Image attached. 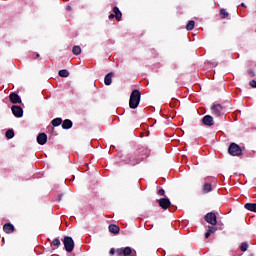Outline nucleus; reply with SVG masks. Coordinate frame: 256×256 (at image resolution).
I'll use <instances>...</instances> for the list:
<instances>
[{"instance_id": "obj_1", "label": "nucleus", "mask_w": 256, "mask_h": 256, "mask_svg": "<svg viewBox=\"0 0 256 256\" xmlns=\"http://www.w3.org/2000/svg\"><path fill=\"white\" fill-rule=\"evenodd\" d=\"M137 256V252L135 250H132L131 247H124V248H117L115 250V248H111L109 251V255L113 256Z\"/></svg>"}, {"instance_id": "obj_2", "label": "nucleus", "mask_w": 256, "mask_h": 256, "mask_svg": "<svg viewBox=\"0 0 256 256\" xmlns=\"http://www.w3.org/2000/svg\"><path fill=\"white\" fill-rule=\"evenodd\" d=\"M141 103V91L135 89L130 94L129 107L130 109H137Z\"/></svg>"}, {"instance_id": "obj_3", "label": "nucleus", "mask_w": 256, "mask_h": 256, "mask_svg": "<svg viewBox=\"0 0 256 256\" xmlns=\"http://www.w3.org/2000/svg\"><path fill=\"white\" fill-rule=\"evenodd\" d=\"M212 115H215V117H225V113H227V107L221 105V104H214L211 107Z\"/></svg>"}, {"instance_id": "obj_4", "label": "nucleus", "mask_w": 256, "mask_h": 256, "mask_svg": "<svg viewBox=\"0 0 256 256\" xmlns=\"http://www.w3.org/2000/svg\"><path fill=\"white\" fill-rule=\"evenodd\" d=\"M228 153L232 157H241V155H243V150L241 149V146L233 142L228 147Z\"/></svg>"}, {"instance_id": "obj_5", "label": "nucleus", "mask_w": 256, "mask_h": 256, "mask_svg": "<svg viewBox=\"0 0 256 256\" xmlns=\"http://www.w3.org/2000/svg\"><path fill=\"white\" fill-rule=\"evenodd\" d=\"M63 245H64V249H65V251H67V253H71L73 251V249H75V242L73 241V238L70 236L64 237Z\"/></svg>"}, {"instance_id": "obj_6", "label": "nucleus", "mask_w": 256, "mask_h": 256, "mask_svg": "<svg viewBox=\"0 0 256 256\" xmlns=\"http://www.w3.org/2000/svg\"><path fill=\"white\" fill-rule=\"evenodd\" d=\"M206 223H209L210 225H217V215L213 212H209L204 217Z\"/></svg>"}, {"instance_id": "obj_7", "label": "nucleus", "mask_w": 256, "mask_h": 256, "mask_svg": "<svg viewBox=\"0 0 256 256\" xmlns=\"http://www.w3.org/2000/svg\"><path fill=\"white\" fill-rule=\"evenodd\" d=\"M161 209L167 210L171 207V200L169 198H161L156 200Z\"/></svg>"}, {"instance_id": "obj_8", "label": "nucleus", "mask_w": 256, "mask_h": 256, "mask_svg": "<svg viewBox=\"0 0 256 256\" xmlns=\"http://www.w3.org/2000/svg\"><path fill=\"white\" fill-rule=\"evenodd\" d=\"M202 123L206 127H213L215 125V121H213V117L211 115H206L202 118Z\"/></svg>"}, {"instance_id": "obj_9", "label": "nucleus", "mask_w": 256, "mask_h": 256, "mask_svg": "<svg viewBox=\"0 0 256 256\" xmlns=\"http://www.w3.org/2000/svg\"><path fill=\"white\" fill-rule=\"evenodd\" d=\"M128 165H132V167H135V165H139L141 163V159H137L135 157V154H130L128 156V160L126 162Z\"/></svg>"}, {"instance_id": "obj_10", "label": "nucleus", "mask_w": 256, "mask_h": 256, "mask_svg": "<svg viewBox=\"0 0 256 256\" xmlns=\"http://www.w3.org/2000/svg\"><path fill=\"white\" fill-rule=\"evenodd\" d=\"M11 109L14 117H23V108L21 106L14 105Z\"/></svg>"}, {"instance_id": "obj_11", "label": "nucleus", "mask_w": 256, "mask_h": 256, "mask_svg": "<svg viewBox=\"0 0 256 256\" xmlns=\"http://www.w3.org/2000/svg\"><path fill=\"white\" fill-rule=\"evenodd\" d=\"M9 100L14 104L21 103V96L15 92H12L9 95Z\"/></svg>"}, {"instance_id": "obj_12", "label": "nucleus", "mask_w": 256, "mask_h": 256, "mask_svg": "<svg viewBox=\"0 0 256 256\" xmlns=\"http://www.w3.org/2000/svg\"><path fill=\"white\" fill-rule=\"evenodd\" d=\"M3 231L9 235L15 231V226L11 223H6L3 226Z\"/></svg>"}, {"instance_id": "obj_13", "label": "nucleus", "mask_w": 256, "mask_h": 256, "mask_svg": "<svg viewBox=\"0 0 256 256\" xmlns=\"http://www.w3.org/2000/svg\"><path fill=\"white\" fill-rule=\"evenodd\" d=\"M37 143L38 145H45V143H47V134L45 133L38 134Z\"/></svg>"}, {"instance_id": "obj_14", "label": "nucleus", "mask_w": 256, "mask_h": 256, "mask_svg": "<svg viewBox=\"0 0 256 256\" xmlns=\"http://www.w3.org/2000/svg\"><path fill=\"white\" fill-rule=\"evenodd\" d=\"M112 11L115 15V20L121 21V17H123V13H121V10H119V7H117V6L113 7Z\"/></svg>"}, {"instance_id": "obj_15", "label": "nucleus", "mask_w": 256, "mask_h": 256, "mask_svg": "<svg viewBox=\"0 0 256 256\" xmlns=\"http://www.w3.org/2000/svg\"><path fill=\"white\" fill-rule=\"evenodd\" d=\"M104 83L105 85L109 86L111 85V83H113V72L108 73L105 77H104Z\"/></svg>"}, {"instance_id": "obj_16", "label": "nucleus", "mask_w": 256, "mask_h": 256, "mask_svg": "<svg viewBox=\"0 0 256 256\" xmlns=\"http://www.w3.org/2000/svg\"><path fill=\"white\" fill-rule=\"evenodd\" d=\"M244 209L251 211L252 213H256V203H246L244 205Z\"/></svg>"}, {"instance_id": "obj_17", "label": "nucleus", "mask_w": 256, "mask_h": 256, "mask_svg": "<svg viewBox=\"0 0 256 256\" xmlns=\"http://www.w3.org/2000/svg\"><path fill=\"white\" fill-rule=\"evenodd\" d=\"M110 233H113L114 235L119 234L120 228L118 225L115 224H110L108 227Z\"/></svg>"}, {"instance_id": "obj_18", "label": "nucleus", "mask_w": 256, "mask_h": 256, "mask_svg": "<svg viewBox=\"0 0 256 256\" xmlns=\"http://www.w3.org/2000/svg\"><path fill=\"white\" fill-rule=\"evenodd\" d=\"M71 127H73V121H71L69 119H65L62 122V129H71Z\"/></svg>"}, {"instance_id": "obj_19", "label": "nucleus", "mask_w": 256, "mask_h": 256, "mask_svg": "<svg viewBox=\"0 0 256 256\" xmlns=\"http://www.w3.org/2000/svg\"><path fill=\"white\" fill-rule=\"evenodd\" d=\"M202 191L203 193H210V191H213V186H211V183H205Z\"/></svg>"}, {"instance_id": "obj_20", "label": "nucleus", "mask_w": 256, "mask_h": 256, "mask_svg": "<svg viewBox=\"0 0 256 256\" xmlns=\"http://www.w3.org/2000/svg\"><path fill=\"white\" fill-rule=\"evenodd\" d=\"M61 123H63V119H61V118H55L51 121V125L53 127H59V125H61Z\"/></svg>"}, {"instance_id": "obj_21", "label": "nucleus", "mask_w": 256, "mask_h": 256, "mask_svg": "<svg viewBox=\"0 0 256 256\" xmlns=\"http://www.w3.org/2000/svg\"><path fill=\"white\" fill-rule=\"evenodd\" d=\"M186 29L187 31H193V29H195V21L190 20L186 25Z\"/></svg>"}, {"instance_id": "obj_22", "label": "nucleus", "mask_w": 256, "mask_h": 256, "mask_svg": "<svg viewBox=\"0 0 256 256\" xmlns=\"http://www.w3.org/2000/svg\"><path fill=\"white\" fill-rule=\"evenodd\" d=\"M59 77H69V70L62 69L58 72Z\"/></svg>"}, {"instance_id": "obj_23", "label": "nucleus", "mask_w": 256, "mask_h": 256, "mask_svg": "<svg viewBox=\"0 0 256 256\" xmlns=\"http://www.w3.org/2000/svg\"><path fill=\"white\" fill-rule=\"evenodd\" d=\"M249 249V243L247 242H242L240 245V251H242L243 253H245V251H247Z\"/></svg>"}, {"instance_id": "obj_24", "label": "nucleus", "mask_w": 256, "mask_h": 256, "mask_svg": "<svg viewBox=\"0 0 256 256\" xmlns=\"http://www.w3.org/2000/svg\"><path fill=\"white\" fill-rule=\"evenodd\" d=\"M220 17H221V19H227V17H229V12H227L226 9H221L220 10Z\"/></svg>"}, {"instance_id": "obj_25", "label": "nucleus", "mask_w": 256, "mask_h": 256, "mask_svg": "<svg viewBox=\"0 0 256 256\" xmlns=\"http://www.w3.org/2000/svg\"><path fill=\"white\" fill-rule=\"evenodd\" d=\"M73 55H81V46H74L72 48Z\"/></svg>"}, {"instance_id": "obj_26", "label": "nucleus", "mask_w": 256, "mask_h": 256, "mask_svg": "<svg viewBox=\"0 0 256 256\" xmlns=\"http://www.w3.org/2000/svg\"><path fill=\"white\" fill-rule=\"evenodd\" d=\"M6 137L7 139H13V137H15V132L13 131V129H9L6 131Z\"/></svg>"}, {"instance_id": "obj_27", "label": "nucleus", "mask_w": 256, "mask_h": 256, "mask_svg": "<svg viewBox=\"0 0 256 256\" xmlns=\"http://www.w3.org/2000/svg\"><path fill=\"white\" fill-rule=\"evenodd\" d=\"M51 245H52L53 247H56V249H57V248H59V246L61 245V240H59V238H55V239L52 241Z\"/></svg>"}, {"instance_id": "obj_28", "label": "nucleus", "mask_w": 256, "mask_h": 256, "mask_svg": "<svg viewBox=\"0 0 256 256\" xmlns=\"http://www.w3.org/2000/svg\"><path fill=\"white\" fill-rule=\"evenodd\" d=\"M208 232L213 235V233L217 232V227L216 226H208Z\"/></svg>"}, {"instance_id": "obj_29", "label": "nucleus", "mask_w": 256, "mask_h": 256, "mask_svg": "<svg viewBox=\"0 0 256 256\" xmlns=\"http://www.w3.org/2000/svg\"><path fill=\"white\" fill-rule=\"evenodd\" d=\"M157 195H159V197H165V189L160 188V189L157 191Z\"/></svg>"}, {"instance_id": "obj_30", "label": "nucleus", "mask_w": 256, "mask_h": 256, "mask_svg": "<svg viewBox=\"0 0 256 256\" xmlns=\"http://www.w3.org/2000/svg\"><path fill=\"white\" fill-rule=\"evenodd\" d=\"M247 73L250 77H255V71H253V69H248Z\"/></svg>"}, {"instance_id": "obj_31", "label": "nucleus", "mask_w": 256, "mask_h": 256, "mask_svg": "<svg viewBox=\"0 0 256 256\" xmlns=\"http://www.w3.org/2000/svg\"><path fill=\"white\" fill-rule=\"evenodd\" d=\"M249 85H250V87H252V89H256V81L255 80H251L249 82Z\"/></svg>"}, {"instance_id": "obj_32", "label": "nucleus", "mask_w": 256, "mask_h": 256, "mask_svg": "<svg viewBox=\"0 0 256 256\" xmlns=\"http://www.w3.org/2000/svg\"><path fill=\"white\" fill-rule=\"evenodd\" d=\"M38 57H41V55H40L39 53H34V54L32 55V58H33V59H38Z\"/></svg>"}, {"instance_id": "obj_33", "label": "nucleus", "mask_w": 256, "mask_h": 256, "mask_svg": "<svg viewBox=\"0 0 256 256\" xmlns=\"http://www.w3.org/2000/svg\"><path fill=\"white\" fill-rule=\"evenodd\" d=\"M209 237H211V232L207 231L205 233V239H209Z\"/></svg>"}, {"instance_id": "obj_34", "label": "nucleus", "mask_w": 256, "mask_h": 256, "mask_svg": "<svg viewBox=\"0 0 256 256\" xmlns=\"http://www.w3.org/2000/svg\"><path fill=\"white\" fill-rule=\"evenodd\" d=\"M108 19H115V14H110V15L108 16Z\"/></svg>"}, {"instance_id": "obj_35", "label": "nucleus", "mask_w": 256, "mask_h": 256, "mask_svg": "<svg viewBox=\"0 0 256 256\" xmlns=\"http://www.w3.org/2000/svg\"><path fill=\"white\" fill-rule=\"evenodd\" d=\"M61 199H63V194H59V195H58V202H60Z\"/></svg>"}, {"instance_id": "obj_36", "label": "nucleus", "mask_w": 256, "mask_h": 256, "mask_svg": "<svg viewBox=\"0 0 256 256\" xmlns=\"http://www.w3.org/2000/svg\"><path fill=\"white\" fill-rule=\"evenodd\" d=\"M67 10H68V11H71V6H67Z\"/></svg>"}, {"instance_id": "obj_37", "label": "nucleus", "mask_w": 256, "mask_h": 256, "mask_svg": "<svg viewBox=\"0 0 256 256\" xmlns=\"http://www.w3.org/2000/svg\"><path fill=\"white\" fill-rule=\"evenodd\" d=\"M241 6H242V7H245V3H242Z\"/></svg>"}]
</instances>
